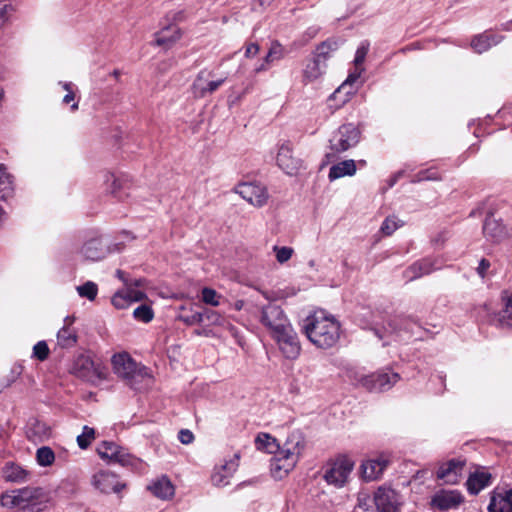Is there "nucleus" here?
Returning a JSON list of instances; mask_svg holds the SVG:
<instances>
[{
  "label": "nucleus",
  "mask_w": 512,
  "mask_h": 512,
  "mask_svg": "<svg viewBox=\"0 0 512 512\" xmlns=\"http://www.w3.org/2000/svg\"><path fill=\"white\" fill-rule=\"evenodd\" d=\"M491 483V474L484 470H477L471 473L467 479V489L471 494H478L482 489Z\"/></svg>",
  "instance_id": "29"
},
{
  "label": "nucleus",
  "mask_w": 512,
  "mask_h": 512,
  "mask_svg": "<svg viewBox=\"0 0 512 512\" xmlns=\"http://www.w3.org/2000/svg\"><path fill=\"white\" fill-rule=\"evenodd\" d=\"M97 451L102 459H107L111 462L119 463L122 466H127L132 463L131 456L127 450L114 442H102L99 445Z\"/></svg>",
  "instance_id": "14"
},
{
  "label": "nucleus",
  "mask_w": 512,
  "mask_h": 512,
  "mask_svg": "<svg viewBox=\"0 0 512 512\" xmlns=\"http://www.w3.org/2000/svg\"><path fill=\"white\" fill-rule=\"evenodd\" d=\"M178 439L182 444L188 445L194 441V435L190 430L182 429L179 431Z\"/></svg>",
  "instance_id": "52"
},
{
  "label": "nucleus",
  "mask_w": 512,
  "mask_h": 512,
  "mask_svg": "<svg viewBox=\"0 0 512 512\" xmlns=\"http://www.w3.org/2000/svg\"><path fill=\"white\" fill-rule=\"evenodd\" d=\"M308 339L317 347L327 349L334 346L340 336V325L324 312H317L306 319L304 326Z\"/></svg>",
  "instance_id": "3"
},
{
  "label": "nucleus",
  "mask_w": 512,
  "mask_h": 512,
  "mask_svg": "<svg viewBox=\"0 0 512 512\" xmlns=\"http://www.w3.org/2000/svg\"><path fill=\"white\" fill-rule=\"evenodd\" d=\"M244 306V301L243 300H237L235 303H234V309L235 310H241Z\"/></svg>",
  "instance_id": "62"
},
{
  "label": "nucleus",
  "mask_w": 512,
  "mask_h": 512,
  "mask_svg": "<svg viewBox=\"0 0 512 512\" xmlns=\"http://www.w3.org/2000/svg\"><path fill=\"white\" fill-rule=\"evenodd\" d=\"M105 186L108 193L113 195L120 201L129 196V181L123 176H117L114 173L107 172L105 174Z\"/></svg>",
  "instance_id": "20"
},
{
  "label": "nucleus",
  "mask_w": 512,
  "mask_h": 512,
  "mask_svg": "<svg viewBox=\"0 0 512 512\" xmlns=\"http://www.w3.org/2000/svg\"><path fill=\"white\" fill-rule=\"evenodd\" d=\"M178 319L186 325H195L203 322V312L190 310L188 314H180Z\"/></svg>",
  "instance_id": "44"
},
{
  "label": "nucleus",
  "mask_w": 512,
  "mask_h": 512,
  "mask_svg": "<svg viewBox=\"0 0 512 512\" xmlns=\"http://www.w3.org/2000/svg\"><path fill=\"white\" fill-rule=\"evenodd\" d=\"M239 466V455L234 454L230 459L224 460L220 465L214 467L211 474V482L216 487H224L230 484V479Z\"/></svg>",
  "instance_id": "12"
},
{
  "label": "nucleus",
  "mask_w": 512,
  "mask_h": 512,
  "mask_svg": "<svg viewBox=\"0 0 512 512\" xmlns=\"http://www.w3.org/2000/svg\"><path fill=\"white\" fill-rule=\"evenodd\" d=\"M463 502L460 492L451 490H442L436 493L432 498V505L440 510H450L457 508Z\"/></svg>",
  "instance_id": "24"
},
{
  "label": "nucleus",
  "mask_w": 512,
  "mask_h": 512,
  "mask_svg": "<svg viewBox=\"0 0 512 512\" xmlns=\"http://www.w3.org/2000/svg\"><path fill=\"white\" fill-rule=\"evenodd\" d=\"M148 489L154 496L163 500L171 498L175 492L173 484L166 476L154 481Z\"/></svg>",
  "instance_id": "32"
},
{
  "label": "nucleus",
  "mask_w": 512,
  "mask_h": 512,
  "mask_svg": "<svg viewBox=\"0 0 512 512\" xmlns=\"http://www.w3.org/2000/svg\"><path fill=\"white\" fill-rule=\"evenodd\" d=\"M13 8L11 5L5 4L0 6V24H3L7 18L8 15L12 12Z\"/></svg>",
  "instance_id": "57"
},
{
  "label": "nucleus",
  "mask_w": 512,
  "mask_h": 512,
  "mask_svg": "<svg viewBox=\"0 0 512 512\" xmlns=\"http://www.w3.org/2000/svg\"><path fill=\"white\" fill-rule=\"evenodd\" d=\"M339 48V41L336 39H327L320 43L313 54V57L320 62L326 63L331 54Z\"/></svg>",
  "instance_id": "35"
},
{
  "label": "nucleus",
  "mask_w": 512,
  "mask_h": 512,
  "mask_svg": "<svg viewBox=\"0 0 512 512\" xmlns=\"http://www.w3.org/2000/svg\"><path fill=\"white\" fill-rule=\"evenodd\" d=\"M225 81V77L214 79L212 71L202 70L192 84V93L196 98H204L213 94Z\"/></svg>",
  "instance_id": "9"
},
{
  "label": "nucleus",
  "mask_w": 512,
  "mask_h": 512,
  "mask_svg": "<svg viewBox=\"0 0 512 512\" xmlns=\"http://www.w3.org/2000/svg\"><path fill=\"white\" fill-rule=\"evenodd\" d=\"M184 19V12L178 11L172 14L173 21H182Z\"/></svg>",
  "instance_id": "60"
},
{
  "label": "nucleus",
  "mask_w": 512,
  "mask_h": 512,
  "mask_svg": "<svg viewBox=\"0 0 512 512\" xmlns=\"http://www.w3.org/2000/svg\"><path fill=\"white\" fill-rule=\"evenodd\" d=\"M436 179H438V177L435 175V172H432V171L420 172L418 174L419 181H421V180H436Z\"/></svg>",
  "instance_id": "59"
},
{
  "label": "nucleus",
  "mask_w": 512,
  "mask_h": 512,
  "mask_svg": "<svg viewBox=\"0 0 512 512\" xmlns=\"http://www.w3.org/2000/svg\"><path fill=\"white\" fill-rule=\"evenodd\" d=\"M356 163L354 160H344L331 166L328 174L330 181L337 180L345 176H353L356 173Z\"/></svg>",
  "instance_id": "31"
},
{
  "label": "nucleus",
  "mask_w": 512,
  "mask_h": 512,
  "mask_svg": "<svg viewBox=\"0 0 512 512\" xmlns=\"http://www.w3.org/2000/svg\"><path fill=\"white\" fill-rule=\"evenodd\" d=\"M284 54V47L277 41L273 42L267 55L264 58V62L255 68V72L259 73L266 71L270 63L282 59Z\"/></svg>",
  "instance_id": "36"
},
{
  "label": "nucleus",
  "mask_w": 512,
  "mask_h": 512,
  "mask_svg": "<svg viewBox=\"0 0 512 512\" xmlns=\"http://www.w3.org/2000/svg\"><path fill=\"white\" fill-rule=\"evenodd\" d=\"M490 267V262L486 259H481L477 267V273L481 278H484L487 270Z\"/></svg>",
  "instance_id": "56"
},
{
  "label": "nucleus",
  "mask_w": 512,
  "mask_h": 512,
  "mask_svg": "<svg viewBox=\"0 0 512 512\" xmlns=\"http://www.w3.org/2000/svg\"><path fill=\"white\" fill-rule=\"evenodd\" d=\"M346 377L355 386H360L366 389V379L370 378L369 375L357 368H348L345 372Z\"/></svg>",
  "instance_id": "40"
},
{
  "label": "nucleus",
  "mask_w": 512,
  "mask_h": 512,
  "mask_svg": "<svg viewBox=\"0 0 512 512\" xmlns=\"http://www.w3.org/2000/svg\"><path fill=\"white\" fill-rule=\"evenodd\" d=\"M74 97H75V95H74L73 91H69V93H67V94L64 96V98H63V102H64L65 104H69L71 101H73V100H74Z\"/></svg>",
  "instance_id": "61"
},
{
  "label": "nucleus",
  "mask_w": 512,
  "mask_h": 512,
  "mask_svg": "<svg viewBox=\"0 0 512 512\" xmlns=\"http://www.w3.org/2000/svg\"><path fill=\"white\" fill-rule=\"evenodd\" d=\"M360 139V132L353 124H344L338 128L330 139L331 150L340 153L354 147Z\"/></svg>",
  "instance_id": "7"
},
{
  "label": "nucleus",
  "mask_w": 512,
  "mask_h": 512,
  "mask_svg": "<svg viewBox=\"0 0 512 512\" xmlns=\"http://www.w3.org/2000/svg\"><path fill=\"white\" fill-rule=\"evenodd\" d=\"M63 88L69 93V91H72V84L71 83H64Z\"/></svg>",
  "instance_id": "63"
},
{
  "label": "nucleus",
  "mask_w": 512,
  "mask_h": 512,
  "mask_svg": "<svg viewBox=\"0 0 512 512\" xmlns=\"http://www.w3.org/2000/svg\"><path fill=\"white\" fill-rule=\"evenodd\" d=\"M74 373L77 377L92 382L99 377L98 369L93 361L87 356H80L74 364Z\"/></svg>",
  "instance_id": "25"
},
{
  "label": "nucleus",
  "mask_w": 512,
  "mask_h": 512,
  "mask_svg": "<svg viewBox=\"0 0 512 512\" xmlns=\"http://www.w3.org/2000/svg\"><path fill=\"white\" fill-rule=\"evenodd\" d=\"M502 302L504 303V308L501 311H507V313L512 312V293L508 291H503L501 295Z\"/></svg>",
  "instance_id": "53"
},
{
  "label": "nucleus",
  "mask_w": 512,
  "mask_h": 512,
  "mask_svg": "<svg viewBox=\"0 0 512 512\" xmlns=\"http://www.w3.org/2000/svg\"><path fill=\"white\" fill-rule=\"evenodd\" d=\"M259 321L268 330L271 337L291 324L281 306L274 302L262 307Z\"/></svg>",
  "instance_id": "6"
},
{
  "label": "nucleus",
  "mask_w": 512,
  "mask_h": 512,
  "mask_svg": "<svg viewBox=\"0 0 512 512\" xmlns=\"http://www.w3.org/2000/svg\"><path fill=\"white\" fill-rule=\"evenodd\" d=\"M389 464L390 457L386 454H380L375 458L364 461L361 464L363 479L365 481H374L379 479Z\"/></svg>",
  "instance_id": "15"
},
{
  "label": "nucleus",
  "mask_w": 512,
  "mask_h": 512,
  "mask_svg": "<svg viewBox=\"0 0 512 512\" xmlns=\"http://www.w3.org/2000/svg\"><path fill=\"white\" fill-rule=\"evenodd\" d=\"M354 462L347 456H339L327 464L324 479L336 488L345 486L354 468Z\"/></svg>",
  "instance_id": "5"
},
{
  "label": "nucleus",
  "mask_w": 512,
  "mask_h": 512,
  "mask_svg": "<svg viewBox=\"0 0 512 512\" xmlns=\"http://www.w3.org/2000/svg\"><path fill=\"white\" fill-rule=\"evenodd\" d=\"M489 512H512V489L495 492L488 505Z\"/></svg>",
  "instance_id": "26"
},
{
  "label": "nucleus",
  "mask_w": 512,
  "mask_h": 512,
  "mask_svg": "<svg viewBox=\"0 0 512 512\" xmlns=\"http://www.w3.org/2000/svg\"><path fill=\"white\" fill-rule=\"evenodd\" d=\"M194 333L197 336H204V337H214L215 334L213 333L212 329L210 327H202L199 329H196Z\"/></svg>",
  "instance_id": "58"
},
{
  "label": "nucleus",
  "mask_w": 512,
  "mask_h": 512,
  "mask_svg": "<svg viewBox=\"0 0 512 512\" xmlns=\"http://www.w3.org/2000/svg\"><path fill=\"white\" fill-rule=\"evenodd\" d=\"M81 252L88 260L99 261L110 253V249L106 239L94 238L83 245Z\"/></svg>",
  "instance_id": "23"
},
{
  "label": "nucleus",
  "mask_w": 512,
  "mask_h": 512,
  "mask_svg": "<svg viewBox=\"0 0 512 512\" xmlns=\"http://www.w3.org/2000/svg\"><path fill=\"white\" fill-rule=\"evenodd\" d=\"M402 225L403 222L396 217H387L381 225V231L383 234L389 236Z\"/></svg>",
  "instance_id": "45"
},
{
  "label": "nucleus",
  "mask_w": 512,
  "mask_h": 512,
  "mask_svg": "<svg viewBox=\"0 0 512 512\" xmlns=\"http://www.w3.org/2000/svg\"><path fill=\"white\" fill-rule=\"evenodd\" d=\"M497 325L500 328L512 329V312L500 311L497 318Z\"/></svg>",
  "instance_id": "51"
},
{
  "label": "nucleus",
  "mask_w": 512,
  "mask_h": 512,
  "mask_svg": "<svg viewBox=\"0 0 512 512\" xmlns=\"http://www.w3.org/2000/svg\"><path fill=\"white\" fill-rule=\"evenodd\" d=\"M76 290L80 297L87 298L90 301L95 300L98 294V286L93 281H87L84 284L77 286Z\"/></svg>",
  "instance_id": "39"
},
{
  "label": "nucleus",
  "mask_w": 512,
  "mask_h": 512,
  "mask_svg": "<svg viewBox=\"0 0 512 512\" xmlns=\"http://www.w3.org/2000/svg\"><path fill=\"white\" fill-rule=\"evenodd\" d=\"M366 379V390L371 392H381L390 389L398 380L399 375L391 371H380L377 373L369 374Z\"/></svg>",
  "instance_id": "16"
},
{
  "label": "nucleus",
  "mask_w": 512,
  "mask_h": 512,
  "mask_svg": "<svg viewBox=\"0 0 512 512\" xmlns=\"http://www.w3.org/2000/svg\"><path fill=\"white\" fill-rule=\"evenodd\" d=\"M369 51V43L362 42L360 46L357 48L354 58V65L356 68H363L362 64L365 61V58Z\"/></svg>",
  "instance_id": "47"
},
{
  "label": "nucleus",
  "mask_w": 512,
  "mask_h": 512,
  "mask_svg": "<svg viewBox=\"0 0 512 512\" xmlns=\"http://www.w3.org/2000/svg\"><path fill=\"white\" fill-rule=\"evenodd\" d=\"M483 232L492 239H498L503 234V228L495 219L489 216L485 219Z\"/></svg>",
  "instance_id": "38"
},
{
  "label": "nucleus",
  "mask_w": 512,
  "mask_h": 512,
  "mask_svg": "<svg viewBox=\"0 0 512 512\" xmlns=\"http://www.w3.org/2000/svg\"><path fill=\"white\" fill-rule=\"evenodd\" d=\"M144 298V292L133 287H125L113 295L111 302L115 308L125 309L132 303L142 301Z\"/></svg>",
  "instance_id": "21"
},
{
  "label": "nucleus",
  "mask_w": 512,
  "mask_h": 512,
  "mask_svg": "<svg viewBox=\"0 0 512 512\" xmlns=\"http://www.w3.org/2000/svg\"><path fill=\"white\" fill-rule=\"evenodd\" d=\"M220 295L212 288L205 287L202 289V301L205 304L211 306H219L220 305Z\"/></svg>",
  "instance_id": "46"
},
{
  "label": "nucleus",
  "mask_w": 512,
  "mask_h": 512,
  "mask_svg": "<svg viewBox=\"0 0 512 512\" xmlns=\"http://www.w3.org/2000/svg\"><path fill=\"white\" fill-rule=\"evenodd\" d=\"M116 276H117L120 280H122V281H124V280H125V279H124V272H123V271H121V270H117V271H116Z\"/></svg>",
  "instance_id": "64"
},
{
  "label": "nucleus",
  "mask_w": 512,
  "mask_h": 512,
  "mask_svg": "<svg viewBox=\"0 0 512 512\" xmlns=\"http://www.w3.org/2000/svg\"><path fill=\"white\" fill-rule=\"evenodd\" d=\"M277 342L279 349L287 359H296L300 355L301 346L297 333L290 324L279 333L272 336Z\"/></svg>",
  "instance_id": "8"
},
{
  "label": "nucleus",
  "mask_w": 512,
  "mask_h": 512,
  "mask_svg": "<svg viewBox=\"0 0 512 512\" xmlns=\"http://www.w3.org/2000/svg\"><path fill=\"white\" fill-rule=\"evenodd\" d=\"M504 40V36L485 31L481 34L475 35L470 43L471 48L478 54H482L494 46H497Z\"/></svg>",
  "instance_id": "22"
},
{
  "label": "nucleus",
  "mask_w": 512,
  "mask_h": 512,
  "mask_svg": "<svg viewBox=\"0 0 512 512\" xmlns=\"http://www.w3.org/2000/svg\"><path fill=\"white\" fill-rule=\"evenodd\" d=\"M257 449L274 454L271 472L276 479L285 477L297 464L305 447L304 437L300 432H292L283 443L267 433H260L255 440Z\"/></svg>",
  "instance_id": "1"
},
{
  "label": "nucleus",
  "mask_w": 512,
  "mask_h": 512,
  "mask_svg": "<svg viewBox=\"0 0 512 512\" xmlns=\"http://www.w3.org/2000/svg\"><path fill=\"white\" fill-rule=\"evenodd\" d=\"M31 431H32V428H29L28 433H30ZM33 434L35 436H39V437H41L42 435H47V428H46L45 424L36 421L33 426Z\"/></svg>",
  "instance_id": "54"
},
{
  "label": "nucleus",
  "mask_w": 512,
  "mask_h": 512,
  "mask_svg": "<svg viewBox=\"0 0 512 512\" xmlns=\"http://www.w3.org/2000/svg\"><path fill=\"white\" fill-rule=\"evenodd\" d=\"M14 195V179L4 165H0V201H7Z\"/></svg>",
  "instance_id": "33"
},
{
  "label": "nucleus",
  "mask_w": 512,
  "mask_h": 512,
  "mask_svg": "<svg viewBox=\"0 0 512 512\" xmlns=\"http://www.w3.org/2000/svg\"><path fill=\"white\" fill-rule=\"evenodd\" d=\"M260 51V47L257 43H250L246 46L245 56L251 58L256 56Z\"/></svg>",
  "instance_id": "55"
},
{
  "label": "nucleus",
  "mask_w": 512,
  "mask_h": 512,
  "mask_svg": "<svg viewBox=\"0 0 512 512\" xmlns=\"http://www.w3.org/2000/svg\"><path fill=\"white\" fill-rule=\"evenodd\" d=\"M181 37V31L176 24L164 26L157 34L155 42L158 46L171 47Z\"/></svg>",
  "instance_id": "28"
},
{
  "label": "nucleus",
  "mask_w": 512,
  "mask_h": 512,
  "mask_svg": "<svg viewBox=\"0 0 512 512\" xmlns=\"http://www.w3.org/2000/svg\"><path fill=\"white\" fill-rule=\"evenodd\" d=\"M274 251L276 253V259L279 263L283 264L287 262L293 255V249L291 247H278L274 246Z\"/></svg>",
  "instance_id": "49"
},
{
  "label": "nucleus",
  "mask_w": 512,
  "mask_h": 512,
  "mask_svg": "<svg viewBox=\"0 0 512 512\" xmlns=\"http://www.w3.org/2000/svg\"><path fill=\"white\" fill-rule=\"evenodd\" d=\"M364 71V68H356L355 67V71L350 73L347 77V79L345 80V82L341 85V87H339L332 95V97L336 98L337 97V94L340 93V91L342 89H344L347 85H352L353 83H355L361 76L362 72Z\"/></svg>",
  "instance_id": "50"
},
{
  "label": "nucleus",
  "mask_w": 512,
  "mask_h": 512,
  "mask_svg": "<svg viewBox=\"0 0 512 512\" xmlns=\"http://www.w3.org/2000/svg\"><path fill=\"white\" fill-rule=\"evenodd\" d=\"M112 366L118 377L122 378L133 389H141L150 380L148 369L136 363L128 353L114 355Z\"/></svg>",
  "instance_id": "4"
},
{
  "label": "nucleus",
  "mask_w": 512,
  "mask_h": 512,
  "mask_svg": "<svg viewBox=\"0 0 512 512\" xmlns=\"http://www.w3.org/2000/svg\"><path fill=\"white\" fill-rule=\"evenodd\" d=\"M276 160L278 166L289 175L296 174L303 166L302 161L293 156L292 148L288 143L280 146Z\"/></svg>",
  "instance_id": "18"
},
{
  "label": "nucleus",
  "mask_w": 512,
  "mask_h": 512,
  "mask_svg": "<svg viewBox=\"0 0 512 512\" xmlns=\"http://www.w3.org/2000/svg\"><path fill=\"white\" fill-rule=\"evenodd\" d=\"M47 503L48 498L39 487L14 489L0 495V506L16 509L15 512H42L46 510Z\"/></svg>",
  "instance_id": "2"
},
{
  "label": "nucleus",
  "mask_w": 512,
  "mask_h": 512,
  "mask_svg": "<svg viewBox=\"0 0 512 512\" xmlns=\"http://www.w3.org/2000/svg\"><path fill=\"white\" fill-rule=\"evenodd\" d=\"M31 475V471L12 461L6 462L1 469L2 478L6 482L14 484H24L29 482Z\"/></svg>",
  "instance_id": "19"
},
{
  "label": "nucleus",
  "mask_w": 512,
  "mask_h": 512,
  "mask_svg": "<svg viewBox=\"0 0 512 512\" xmlns=\"http://www.w3.org/2000/svg\"><path fill=\"white\" fill-rule=\"evenodd\" d=\"M49 355V347L45 341L37 342L33 347V357L44 361Z\"/></svg>",
  "instance_id": "48"
},
{
  "label": "nucleus",
  "mask_w": 512,
  "mask_h": 512,
  "mask_svg": "<svg viewBox=\"0 0 512 512\" xmlns=\"http://www.w3.org/2000/svg\"><path fill=\"white\" fill-rule=\"evenodd\" d=\"M235 192L256 207L263 206L268 200L266 188L256 183H241L237 185Z\"/></svg>",
  "instance_id": "13"
},
{
  "label": "nucleus",
  "mask_w": 512,
  "mask_h": 512,
  "mask_svg": "<svg viewBox=\"0 0 512 512\" xmlns=\"http://www.w3.org/2000/svg\"><path fill=\"white\" fill-rule=\"evenodd\" d=\"M327 64L322 63L315 57L308 58L305 62L302 76L305 83H311L323 76L326 71Z\"/></svg>",
  "instance_id": "27"
},
{
  "label": "nucleus",
  "mask_w": 512,
  "mask_h": 512,
  "mask_svg": "<svg viewBox=\"0 0 512 512\" xmlns=\"http://www.w3.org/2000/svg\"><path fill=\"white\" fill-rule=\"evenodd\" d=\"M73 321V318L66 317L64 326L57 333L58 344L61 347H72L77 341L76 332L70 328Z\"/></svg>",
  "instance_id": "34"
},
{
  "label": "nucleus",
  "mask_w": 512,
  "mask_h": 512,
  "mask_svg": "<svg viewBox=\"0 0 512 512\" xmlns=\"http://www.w3.org/2000/svg\"><path fill=\"white\" fill-rule=\"evenodd\" d=\"M36 459L40 466L47 467L53 464L55 454L50 447L43 446L37 450Z\"/></svg>",
  "instance_id": "41"
},
{
  "label": "nucleus",
  "mask_w": 512,
  "mask_h": 512,
  "mask_svg": "<svg viewBox=\"0 0 512 512\" xmlns=\"http://www.w3.org/2000/svg\"><path fill=\"white\" fill-rule=\"evenodd\" d=\"M207 320L209 325L224 327L230 331L234 330V326L226 321L218 312L205 309L203 311V321Z\"/></svg>",
  "instance_id": "37"
},
{
  "label": "nucleus",
  "mask_w": 512,
  "mask_h": 512,
  "mask_svg": "<svg viewBox=\"0 0 512 512\" xmlns=\"http://www.w3.org/2000/svg\"><path fill=\"white\" fill-rule=\"evenodd\" d=\"M436 267L434 266V262L430 259H422L411 266H409L405 271V277L409 280H415L424 275L430 274L434 271Z\"/></svg>",
  "instance_id": "30"
},
{
  "label": "nucleus",
  "mask_w": 512,
  "mask_h": 512,
  "mask_svg": "<svg viewBox=\"0 0 512 512\" xmlns=\"http://www.w3.org/2000/svg\"><path fill=\"white\" fill-rule=\"evenodd\" d=\"M374 501L380 512H397L400 505L397 492L387 487L378 488L374 495Z\"/></svg>",
  "instance_id": "17"
},
{
  "label": "nucleus",
  "mask_w": 512,
  "mask_h": 512,
  "mask_svg": "<svg viewBox=\"0 0 512 512\" xmlns=\"http://www.w3.org/2000/svg\"><path fill=\"white\" fill-rule=\"evenodd\" d=\"M95 439V430L89 426H84L82 433L77 436V444L81 449H86Z\"/></svg>",
  "instance_id": "42"
},
{
  "label": "nucleus",
  "mask_w": 512,
  "mask_h": 512,
  "mask_svg": "<svg viewBox=\"0 0 512 512\" xmlns=\"http://www.w3.org/2000/svg\"><path fill=\"white\" fill-rule=\"evenodd\" d=\"M465 465L466 460L461 458L443 462L437 469V479L445 484L455 485L462 479Z\"/></svg>",
  "instance_id": "10"
},
{
  "label": "nucleus",
  "mask_w": 512,
  "mask_h": 512,
  "mask_svg": "<svg viewBox=\"0 0 512 512\" xmlns=\"http://www.w3.org/2000/svg\"><path fill=\"white\" fill-rule=\"evenodd\" d=\"M133 316L144 323L150 322L154 317V312L148 305H140L138 306L134 312Z\"/></svg>",
  "instance_id": "43"
},
{
  "label": "nucleus",
  "mask_w": 512,
  "mask_h": 512,
  "mask_svg": "<svg viewBox=\"0 0 512 512\" xmlns=\"http://www.w3.org/2000/svg\"><path fill=\"white\" fill-rule=\"evenodd\" d=\"M91 483L96 490L103 494H109L112 492L118 494L126 486L118 479V476L115 473L107 470H100L95 473L92 477Z\"/></svg>",
  "instance_id": "11"
}]
</instances>
